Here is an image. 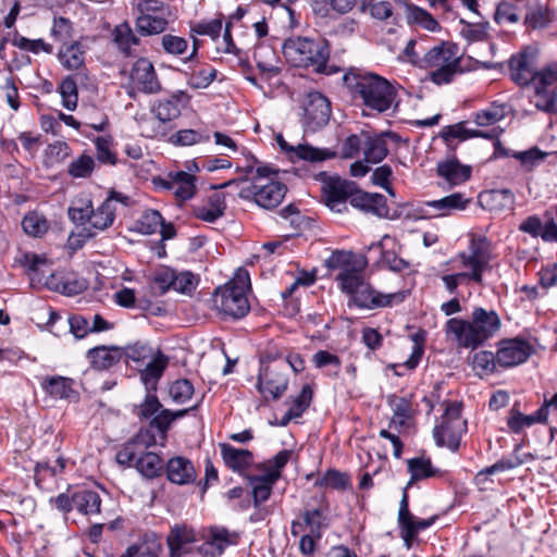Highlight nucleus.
<instances>
[{
	"instance_id": "28",
	"label": "nucleus",
	"mask_w": 557,
	"mask_h": 557,
	"mask_svg": "<svg viewBox=\"0 0 557 557\" xmlns=\"http://www.w3.org/2000/svg\"><path fill=\"white\" fill-rule=\"evenodd\" d=\"M278 144L284 151L290 153L292 159L297 158L310 162H320L335 157V152L329 149H319L310 145L289 146L281 135L278 136Z\"/></svg>"
},
{
	"instance_id": "51",
	"label": "nucleus",
	"mask_w": 557,
	"mask_h": 557,
	"mask_svg": "<svg viewBox=\"0 0 557 557\" xmlns=\"http://www.w3.org/2000/svg\"><path fill=\"white\" fill-rule=\"evenodd\" d=\"M312 362L318 369H326V374L331 376H337L342 367L338 356L327 350L317 351L312 356Z\"/></svg>"
},
{
	"instance_id": "20",
	"label": "nucleus",
	"mask_w": 557,
	"mask_h": 557,
	"mask_svg": "<svg viewBox=\"0 0 557 557\" xmlns=\"http://www.w3.org/2000/svg\"><path fill=\"white\" fill-rule=\"evenodd\" d=\"M509 69L512 81L528 87L536 73V51L525 49L511 57Z\"/></svg>"
},
{
	"instance_id": "23",
	"label": "nucleus",
	"mask_w": 557,
	"mask_h": 557,
	"mask_svg": "<svg viewBox=\"0 0 557 557\" xmlns=\"http://www.w3.org/2000/svg\"><path fill=\"white\" fill-rule=\"evenodd\" d=\"M166 478L174 484L185 485L193 483L197 478L193 462L182 456L173 457L165 463Z\"/></svg>"
},
{
	"instance_id": "46",
	"label": "nucleus",
	"mask_w": 557,
	"mask_h": 557,
	"mask_svg": "<svg viewBox=\"0 0 557 557\" xmlns=\"http://www.w3.org/2000/svg\"><path fill=\"white\" fill-rule=\"evenodd\" d=\"M140 13L136 20V29L140 35L150 36L165 29L168 22L163 16L152 15L150 12Z\"/></svg>"
},
{
	"instance_id": "24",
	"label": "nucleus",
	"mask_w": 557,
	"mask_h": 557,
	"mask_svg": "<svg viewBox=\"0 0 557 557\" xmlns=\"http://www.w3.org/2000/svg\"><path fill=\"white\" fill-rule=\"evenodd\" d=\"M467 122H459L453 125H448L444 127L442 132V137L446 141L447 145H450L453 139H459L461 141L467 140L469 138H485V139H494L502 135L504 132L500 127H494L491 131L484 132L479 129H471L466 127Z\"/></svg>"
},
{
	"instance_id": "35",
	"label": "nucleus",
	"mask_w": 557,
	"mask_h": 557,
	"mask_svg": "<svg viewBox=\"0 0 557 557\" xmlns=\"http://www.w3.org/2000/svg\"><path fill=\"white\" fill-rule=\"evenodd\" d=\"M196 541L195 531L185 525L171 529L166 542L170 548L171 557H180L184 546Z\"/></svg>"
},
{
	"instance_id": "31",
	"label": "nucleus",
	"mask_w": 557,
	"mask_h": 557,
	"mask_svg": "<svg viewBox=\"0 0 557 557\" xmlns=\"http://www.w3.org/2000/svg\"><path fill=\"white\" fill-rule=\"evenodd\" d=\"M408 471L410 472V480L407 487L411 486L414 482L430 479L443 478L446 472L433 466L430 458L416 457L407 461Z\"/></svg>"
},
{
	"instance_id": "39",
	"label": "nucleus",
	"mask_w": 557,
	"mask_h": 557,
	"mask_svg": "<svg viewBox=\"0 0 557 557\" xmlns=\"http://www.w3.org/2000/svg\"><path fill=\"white\" fill-rule=\"evenodd\" d=\"M362 152L367 163H379L388 154L387 141L383 135L367 134Z\"/></svg>"
},
{
	"instance_id": "64",
	"label": "nucleus",
	"mask_w": 557,
	"mask_h": 557,
	"mask_svg": "<svg viewBox=\"0 0 557 557\" xmlns=\"http://www.w3.org/2000/svg\"><path fill=\"white\" fill-rule=\"evenodd\" d=\"M72 25L71 22L64 17L54 18L51 28V35L55 40L66 45L72 39Z\"/></svg>"
},
{
	"instance_id": "54",
	"label": "nucleus",
	"mask_w": 557,
	"mask_h": 557,
	"mask_svg": "<svg viewBox=\"0 0 557 557\" xmlns=\"http://www.w3.org/2000/svg\"><path fill=\"white\" fill-rule=\"evenodd\" d=\"M518 450H519V446H516L515 450H513V453H515L513 456L508 457V458L503 457L502 459L496 461L494 465L486 467L485 469L479 471V473L476 474V478L491 475L496 472L511 470V469L520 467L524 462V459H522L517 454Z\"/></svg>"
},
{
	"instance_id": "18",
	"label": "nucleus",
	"mask_w": 557,
	"mask_h": 557,
	"mask_svg": "<svg viewBox=\"0 0 557 557\" xmlns=\"http://www.w3.org/2000/svg\"><path fill=\"white\" fill-rule=\"evenodd\" d=\"M496 352L498 366L502 368H511L527 361L532 349L527 341L510 338L502 341Z\"/></svg>"
},
{
	"instance_id": "32",
	"label": "nucleus",
	"mask_w": 557,
	"mask_h": 557,
	"mask_svg": "<svg viewBox=\"0 0 557 557\" xmlns=\"http://www.w3.org/2000/svg\"><path fill=\"white\" fill-rule=\"evenodd\" d=\"M195 181L194 175L178 171L169 174V181L165 182V186L168 189L172 190L180 200H187L190 199L196 191Z\"/></svg>"
},
{
	"instance_id": "59",
	"label": "nucleus",
	"mask_w": 557,
	"mask_h": 557,
	"mask_svg": "<svg viewBox=\"0 0 557 557\" xmlns=\"http://www.w3.org/2000/svg\"><path fill=\"white\" fill-rule=\"evenodd\" d=\"M313 392L311 387L306 384L302 386L300 393L293 398L288 412L292 413L296 419L300 418L302 413L308 409L312 400Z\"/></svg>"
},
{
	"instance_id": "16",
	"label": "nucleus",
	"mask_w": 557,
	"mask_h": 557,
	"mask_svg": "<svg viewBox=\"0 0 557 557\" xmlns=\"http://www.w3.org/2000/svg\"><path fill=\"white\" fill-rule=\"evenodd\" d=\"M355 184L339 177H330L323 182L322 195L325 205L333 211L342 213L347 210V200L350 201Z\"/></svg>"
},
{
	"instance_id": "9",
	"label": "nucleus",
	"mask_w": 557,
	"mask_h": 557,
	"mask_svg": "<svg viewBox=\"0 0 557 557\" xmlns=\"http://www.w3.org/2000/svg\"><path fill=\"white\" fill-rule=\"evenodd\" d=\"M425 67L432 69L430 78L437 85L449 83L459 72V55L455 46L443 44L430 49L423 57Z\"/></svg>"
},
{
	"instance_id": "30",
	"label": "nucleus",
	"mask_w": 557,
	"mask_h": 557,
	"mask_svg": "<svg viewBox=\"0 0 557 557\" xmlns=\"http://www.w3.org/2000/svg\"><path fill=\"white\" fill-rule=\"evenodd\" d=\"M225 209V195L222 191H214L208 197L206 205L194 208V214L201 221L213 223L224 215Z\"/></svg>"
},
{
	"instance_id": "52",
	"label": "nucleus",
	"mask_w": 557,
	"mask_h": 557,
	"mask_svg": "<svg viewBox=\"0 0 557 557\" xmlns=\"http://www.w3.org/2000/svg\"><path fill=\"white\" fill-rule=\"evenodd\" d=\"M210 140V134L201 129H181L171 136V141L176 146H191Z\"/></svg>"
},
{
	"instance_id": "48",
	"label": "nucleus",
	"mask_w": 557,
	"mask_h": 557,
	"mask_svg": "<svg viewBox=\"0 0 557 557\" xmlns=\"http://www.w3.org/2000/svg\"><path fill=\"white\" fill-rule=\"evenodd\" d=\"M497 366V352L494 355L492 351L481 350L472 357V368L480 376L494 373Z\"/></svg>"
},
{
	"instance_id": "27",
	"label": "nucleus",
	"mask_w": 557,
	"mask_h": 557,
	"mask_svg": "<svg viewBox=\"0 0 557 557\" xmlns=\"http://www.w3.org/2000/svg\"><path fill=\"white\" fill-rule=\"evenodd\" d=\"M219 447L225 466L234 472L242 473L253 462V455L248 449L236 448L226 443H221Z\"/></svg>"
},
{
	"instance_id": "57",
	"label": "nucleus",
	"mask_w": 557,
	"mask_h": 557,
	"mask_svg": "<svg viewBox=\"0 0 557 557\" xmlns=\"http://www.w3.org/2000/svg\"><path fill=\"white\" fill-rule=\"evenodd\" d=\"M169 394L174 403L184 404L191 398L194 386L189 380L180 379L171 384Z\"/></svg>"
},
{
	"instance_id": "47",
	"label": "nucleus",
	"mask_w": 557,
	"mask_h": 557,
	"mask_svg": "<svg viewBox=\"0 0 557 557\" xmlns=\"http://www.w3.org/2000/svg\"><path fill=\"white\" fill-rule=\"evenodd\" d=\"M23 231L33 237H40L46 234L50 227L49 221L44 214L37 211L26 213L22 220Z\"/></svg>"
},
{
	"instance_id": "37",
	"label": "nucleus",
	"mask_w": 557,
	"mask_h": 557,
	"mask_svg": "<svg viewBox=\"0 0 557 557\" xmlns=\"http://www.w3.org/2000/svg\"><path fill=\"white\" fill-rule=\"evenodd\" d=\"M238 542V534L231 533L225 528L214 527L210 530V540L207 541L201 550L205 554L209 553V548H214L218 555H221L225 547L228 545H236Z\"/></svg>"
},
{
	"instance_id": "41",
	"label": "nucleus",
	"mask_w": 557,
	"mask_h": 557,
	"mask_svg": "<svg viewBox=\"0 0 557 557\" xmlns=\"http://www.w3.org/2000/svg\"><path fill=\"white\" fill-rule=\"evenodd\" d=\"M168 358L161 351H158V354L146 364L145 369L141 370L140 379L147 389L156 387L157 382L162 376V373L168 366Z\"/></svg>"
},
{
	"instance_id": "11",
	"label": "nucleus",
	"mask_w": 557,
	"mask_h": 557,
	"mask_svg": "<svg viewBox=\"0 0 557 557\" xmlns=\"http://www.w3.org/2000/svg\"><path fill=\"white\" fill-rule=\"evenodd\" d=\"M50 503L63 513L75 509L82 515L89 516L100 512L101 497L89 488H69L65 493L52 497Z\"/></svg>"
},
{
	"instance_id": "1",
	"label": "nucleus",
	"mask_w": 557,
	"mask_h": 557,
	"mask_svg": "<svg viewBox=\"0 0 557 557\" xmlns=\"http://www.w3.org/2000/svg\"><path fill=\"white\" fill-rule=\"evenodd\" d=\"M493 259L492 242L483 235H470L467 250L458 252L455 258L449 260L455 268H462L453 274H444L441 280L449 294H456L458 286L463 283L483 284V274L490 268Z\"/></svg>"
},
{
	"instance_id": "45",
	"label": "nucleus",
	"mask_w": 557,
	"mask_h": 557,
	"mask_svg": "<svg viewBox=\"0 0 557 557\" xmlns=\"http://www.w3.org/2000/svg\"><path fill=\"white\" fill-rule=\"evenodd\" d=\"M436 519V516L429 519H417L412 515L409 520H406L404 523H401L399 525L401 530V539L404 540L407 548L411 547L412 541L416 539L417 534L420 531L430 528Z\"/></svg>"
},
{
	"instance_id": "29",
	"label": "nucleus",
	"mask_w": 557,
	"mask_h": 557,
	"mask_svg": "<svg viewBox=\"0 0 557 557\" xmlns=\"http://www.w3.org/2000/svg\"><path fill=\"white\" fill-rule=\"evenodd\" d=\"M74 380L61 375L47 376L41 382L42 389L53 398L76 399L77 392L74 389Z\"/></svg>"
},
{
	"instance_id": "43",
	"label": "nucleus",
	"mask_w": 557,
	"mask_h": 557,
	"mask_svg": "<svg viewBox=\"0 0 557 557\" xmlns=\"http://www.w3.org/2000/svg\"><path fill=\"white\" fill-rule=\"evenodd\" d=\"M133 467L147 479L158 478L165 471L162 458L153 451L144 455Z\"/></svg>"
},
{
	"instance_id": "53",
	"label": "nucleus",
	"mask_w": 557,
	"mask_h": 557,
	"mask_svg": "<svg viewBox=\"0 0 557 557\" xmlns=\"http://www.w3.org/2000/svg\"><path fill=\"white\" fill-rule=\"evenodd\" d=\"M59 60L67 70H78L84 64V52L75 42L60 50Z\"/></svg>"
},
{
	"instance_id": "21",
	"label": "nucleus",
	"mask_w": 557,
	"mask_h": 557,
	"mask_svg": "<svg viewBox=\"0 0 557 557\" xmlns=\"http://www.w3.org/2000/svg\"><path fill=\"white\" fill-rule=\"evenodd\" d=\"M131 79L138 89L153 94L160 89V84L152 63L147 59H138L131 71Z\"/></svg>"
},
{
	"instance_id": "44",
	"label": "nucleus",
	"mask_w": 557,
	"mask_h": 557,
	"mask_svg": "<svg viewBox=\"0 0 557 557\" xmlns=\"http://www.w3.org/2000/svg\"><path fill=\"white\" fill-rule=\"evenodd\" d=\"M277 480L278 474L276 472L264 473L262 476L251 478L252 495L256 507L269 499L272 492V485Z\"/></svg>"
},
{
	"instance_id": "34",
	"label": "nucleus",
	"mask_w": 557,
	"mask_h": 557,
	"mask_svg": "<svg viewBox=\"0 0 557 557\" xmlns=\"http://www.w3.org/2000/svg\"><path fill=\"white\" fill-rule=\"evenodd\" d=\"M162 545L154 533L145 534L129 545L120 557H160Z\"/></svg>"
},
{
	"instance_id": "63",
	"label": "nucleus",
	"mask_w": 557,
	"mask_h": 557,
	"mask_svg": "<svg viewBox=\"0 0 557 557\" xmlns=\"http://www.w3.org/2000/svg\"><path fill=\"white\" fill-rule=\"evenodd\" d=\"M96 156L99 162L110 165L117 163L116 154L112 150V141L107 137H98L95 140Z\"/></svg>"
},
{
	"instance_id": "56",
	"label": "nucleus",
	"mask_w": 557,
	"mask_h": 557,
	"mask_svg": "<svg viewBox=\"0 0 557 557\" xmlns=\"http://www.w3.org/2000/svg\"><path fill=\"white\" fill-rule=\"evenodd\" d=\"M534 424V420L531 414H524L518 409L516 404L508 412L507 426L510 432L520 434L525 428H530Z\"/></svg>"
},
{
	"instance_id": "19",
	"label": "nucleus",
	"mask_w": 557,
	"mask_h": 557,
	"mask_svg": "<svg viewBox=\"0 0 557 557\" xmlns=\"http://www.w3.org/2000/svg\"><path fill=\"white\" fill-rule=\"evenodd\" d=\"M528 87L541 97L545 104H557V64L536 71Z\"/></svg>"
},
{
	"instance_id": "5",
	"label": "nucleus",
	"mask_w": 557,
	"mask_h": 557,
	"mask_svg": "<svg viewBox=\"0 0 557 557\" xmlns=\"http://www.w3.org/2000/svg\"><path fill=\"white\" fill-rule=\"evenodd\" d=\"M282 52L288 64L299 69H311L319 74H331L327 65L330 48L325 40L294 36L284 40Z\"/></svg>"
},
{
	"instance_id": "55",
	"label": "nucleus",
	"mask_w": 557,
	"mask_h": 557,
	"mask_svg": "<svg viewBox=\"0 0 557 557\" xmlns=\"http://www.w3.org/2000/svg\"><path fill=\"white\" fill-rule=\"evenodd\" d=\"M95 165L92 157L82 154L69 164L67 173L74 178H86L91 175Z\"/></svg>"
},
{
	"instance_id": "10",
	"label": "nucleus",
	"mask_w": 557,
	"mask_h": 557,
	"mask_svg": "<svg viewBox=\"0 0 557 557\" xmlns=\"http://www.w3.org/2000/svg\"><path fill=\"white\" fill-rule=\"evenodd\" d=\"M461 410L462 406L458 401L447 404L441 423L433 430L437 446H445L451 451L458 450L461 437L467 431V422L461 419Z\"/></svg>"
},
{
	"instance_id": "4",
	"label": "nucleus",
	"mask_w": 557,
	"mask_h": 557,
	"mask_svg": "<svg viewBox=\"0 0 557 557\" xmlns=\"http://www.w3.org/2000/svg\"><path fill=\"white\" fill-rule=\"evenodd\" d=\"M116 202L129 206L131 198L122 193L111 191L97 208L92 207L89 199H78L69 208V216L74 223L84 226L86 236L92 237L113 224Z\"/></svg>"
},
{
	"instance_id": "12",
	"label": "nucleus",
	"mask_w": 557,
	"mask_h": 557,
	"mask_svg": "<svg viewBox=\"0 0 557 557\" xmlns=\"http://www.w3.org/2000/svg\"><path fill=\"white\" fill-rule=\"evenodd\" d=\"M286 370L287 361L285 360H261L257 387L264 398L270 395L273 399H278L285 393L288 385Z\"/></svg>"
},
{
	"instance_id": "3",
	"label": "nucleus",
	"mask_w": 557,
	"mask_h": 557,
	"mask_svg": "<svg viewBox=\"0 0 557 557\" xmlns=\"http://www.w3.org/2000/svg\"><path fill=\"white\" fill-rule=\"evenodd\" d=\"M343 83L354 98L363 104H399L400 87L372 72L350 70L343 75Z\"/></svg>"
},
{
	"instance_id": "49",
	"label": "nucleus",
	"mask_w": 557,
	"mask_h": 557,
	"mask_svg": "<svg viewBox=\"0 0 557 557\" xmlns=\"http://www.w3.org/2000/svg\"><path fill=\"white\" fill-rule=\"evenodd\" d=\"M163 216L158 210L147 209L136 221V230L145 235H151L159 231Z\"/></svg>"
},
{
	"instance_id": "8",
	"label": "nucleus",
	"mask_w": 557,
	"mask_h": 557,
	"mask_svg": "<svg viewBox=\"0 0 557 557\" xmlns=\"http://www.w3.org/2000/svg\"><path fill=\"white\" fill-rule=\"evenodd\" d=\"M250 278L247 271H239L236 276L224 286L216 288L214 294L215 308L226 317L242 319L250 310L247 290Z\"/></svg>"
},
{
	"instance_id": "50",
	"label": "nucleus",
	"mask_w": 557,
	"mask_h": 557,
	"mask_svg": "<svg viewBox=\"0 0 557 557\" xmlns=\"http://www.w3.org/2000/svg\"><path fill=\"white\" fill-rule=\"evenodd\" d=\"M162 409V404L157 395L148 392L144 400L135 408L134 413L139 420H149L150 422Z\"/></svg>"
},
{
	"instance_id": "36",
	"label": "nucleus",
	"mask_w": 557,
	"mask_h": 557,
	"mask_svg": "<svg viewBox=\"0 0 557 557\" xmlns=\"http://www.w3.org/2000/svg\"><path fill=\"white\" fill-rule=\"evenodd\" d=\"M412 396L403 397L395 394L387 396V403L393 410V417L389 422V428L393 425L404 426L406 421L411 417L412 413Z\"/></svg>"
},
{
	"instance_id": "6",
	"label": "nucleus",
	"mask_w": 557,
	"mask_h": 557,
	"mask_svg": "<svg viewBox=\"0 0 557 557\" xmlns=\"http://www.w3.org/2000/svg\"><path fill=\"white\" fill-rule=\"evenodd\" d=\"M242 171L246 175L256 174L253 182L243 187L239 197L247 200H253L259 207L264 209H273L277 207L286 195V186L277 181H267L273 173L269 166H258L255 169L252 164L246 165Z\"/></svg>"
},
{
	"instance_id": "60",
	"label": "nucleus",
	"mask_w": 557,
	"mask_h": 557,
	"mask_svg": "<svg viewBox=\"0 0 557 557\" xmlns=\"http://www.w3.org/2000/svg\"><path fill=\"white\" fill-rule=\"evenodd\" d=\"M413 338V347L410 357L403 364H393L392 368L395 370L396 375H403L401 372L397 371V368L405 367L408 370H413L418 367L422 355L424 352L423 348V337L419 334L412 336Z\"/></svg>"
},
{
	"instance_id": "25",
	"label": "nucleus",
	"mask_w": 557,
	"mask_h": 557,
	"mask_svg": "<svg viewBox=\"0 0 557 557\" xmlns=\"http://www.w3.org/2000/svg\"><path fill=\"white\" fill-rule=\"evenodd\" d=\"M471 166L461 164L456 157L437 163L436 173L449 187L458 186L471 176Z\"/></svg>"
},
{
	"instance_id": "17",
	"label": "nucleus",
	"mask_w": 557,
	"mask_h": 557,
	"mask_svg": "<svg viewBox=\"0 0 557 557\" xmlns=\"http://www.w3.org/2000/svg\"><path fill=\"white\" fill-rule=\"evenodd\" d=\"M325 263L330 270H339L335 277L339 288L343 286L346 276H357L364 270V262L358 259L351 251H333Z\"/></svg>"
},
{
	"instance_id": "62",
	"label": "nucleus",
	"mask_w": 557,
	"mask_h": 557,
	"mask_svg": "<svg viewBox=\"0 0 557 557\" xmlns=\"http://www.w3.org/2000/svg\"><path fill=\"white\" fill-rule=\"evenodd\" d=\"M366 136V133L348 136L342 144L341 156L345 159H352L357 157L361 150L363 151Z\"/></svg>"
},
{
	"instance_id": "26",
	"label": "nucleus",
	"mask_w": 557,
	"mask_h": 557,
	"mask_svg": "<svg viewBox=\"0 0 557 557\" xmlns=\"http://www.w3.org/2000/svg\"><path fill=\"white\" fill-rule=\"evenodd\" d=\"M124 357V350L117 346H98L87 351V359L96 370H108Z\"/></svg>"
},
{
	"instance_id": "40",
	"label": "nucleus",
	"mask_w": 557,
	"mask_h": 557,
	"mask_svg": "<svg viewBox=\"0 0 557 557\" xmlns=\"http://www.w3.org/2000/svg\"><path fill=\"white\" fill-rule=\"evenodd\" d=\"M471 199L466 198L461 193H455L438 200L426 201L425 206L440 212L438 215L445 216L456 210H465Z\"/></svg>"
},
{
	"instance_id": "42",
	"label": "nucleus",
	"mask_w": 557,
	"mask_h": 557,
	"mask_svg": "<svg viewBox=\"0 0 557 557\" xmlns=\"http://www.w3.org/2000/svg\"><path fill=\"white\" fill-rule=\"evenodd\" d=\"M113 42L124 55H131L135 47L139 45V38L135 36L127 23L115 26L112 32Z\"/></svg>"
},
{
	"instance_id": "13",
	"label": "nucleus",
	"mask_w": 557,
	"mask_h": 557,
	"mask_svg": "<svg viewBox=\"0 0 557 557\" xmlns=\"http://www.w3.org/2000/svg\"><path fill=\"white\" fill-rule=\"evenodd\" d=\"M157 444H160L158 433L149 422L147 426H141L129 441L122 445L115 455V460L121 466L132 467L149 453V448Z\"/></svg>"
},
{
	"instance_id": "14",
	"label": "nucleus",
	"mask_w": 557,
	"mask_h": 557,
	"mask_svg": "<svg viewBox=\"0 0 557 557\" xmlns=\"http://www.w3.org/2000/svg\"><path fill=\"white\" fill-rule=\"evenodd\" d=\"M145 111L136 113L141 134L154 137L164 131V125L181 115L180 107H144Z\"/></svg>"
},
{
	"instance_id": "33",
	"label": "nucleus",
	"mask_w": 557,
	"mask_h": 557,
	"mask_svg": "<svg viewBox=\"0 0 557 557\" xmlns=\"http://www.w3.org/2000/svg\"><path fill=\"white\" fill-rule=\"evenodd\" d=\"M196 409V406L191 408L181 409L176 411H172L170 409H162L151 421V428L156 429L160 440V446L164 447L168 441V432L171 428V424L189 413V411Z\"/></svg>"
},
{
	"instance_id": "61",
	"label": "nucleus",
	"mask_w": 557,
	"mask_h": 557,
	"mask_svg": "<svg viewBox=\"0 0 557 557\" xmlns=\"http://www.w3.org/2000/svg\"><path fill=\"white\" fill-rule=\"evenodd\" d=\"M71 154V148L65 141H54L46 150V162L54 165L63 162Z\"/></svg>"
},
{
	"instance_id": "58",
	"label": "nucleus",
	"mask_w": 557,
	"mask_h": 557,
	"mask_svg": "<svg viewBox=\"0 0 557 557\" xmlns=\"http://www.w3.org/2000/svg\"><path fill=\"white\" fill-rule=\"evenodd\" d=\"M348 476L335 469L327 470L323 476L315 481L319 487H331L334 490H344L348 485Z\"/></svg>"
},
{
	"instance_id": "7",
	"label": "nucleus",
	"mask_w": 557,
	"mask_h": 557,
	"mask_svg": "<svg viewBox=\"0 0 557 557\" xmlns=\"http://www.w3.org/2000/svg\"><path fill=\"white\" fill-rule=\"evenodd\" d=\"M341 290L350 296L348 306L373 310L404 301V293L383 294L364 280V270L357 276H346Z\"/></svg>"
},
{
	"instance_id": "2",
	"label": "nucleus",
	"mask_w": 557,
	"mask_h": 557,
	"mask_svg": "<svg viewBox=\"0 0 557 557\" xmlns=\"http://www.w3.org/2000/svg\"><path fill=\"white\" fill-rule=\"evenodd\" d=\"M502 327L495 310L474 307L470 319L450 318L445 324L447 335L454 336L461 348L476 349L494 337Z\"/></svg>"
},
{
	"instance_id": "15",
	"label": "nucleus",
	"mask_w": 557,
	"mask_h": 557,
	"mask_svg": "<svg viewBox=\"0 0 557 557\" xmlns=\"http://www.w3.org/2000/svg\"><path fill=\"white\" fill-rule=\"evenodd\" d=\"M329 504L322 502L317 508H306L297 521L292 523V534L298 536L304 532L322 537L323 531L330 525Z\"/></svg>"
},
{
	"instance_id": "22",
	"label": "nucleus",
	"mask_w": 557,
	"mask_h": 557,
	"mask_svg": "<svg viewBox=\"0 0 557 557\" xmlns=\"http://www.w3.org/2000/svg\"><path fill=\"white\" fill-rule=\"evenodd\" d=\"M350 205L367 213H373L377 216H385L388 213L386 198L381 194H370L354 188L350 195Z\"/></svg>"
},
{
	"instance_id": "38",
	"label": "nucleus",
	"mask_w": 557,
	"mask_h": 557,
	"mask_svg": "<svg viewBox=\"0 0 557 557\" xmlns=\"http://www.w3.org/2000/svg\"><path fill=\"white\" fill-rule=\"evenodd\" d=\"M332 107H304L301 115L306 131L315 132L325 126L331 117Z\"/></svg>"
}]
</instances>
